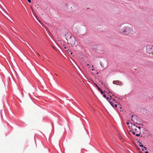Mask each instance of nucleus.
Segmentation results:
<instances>
[{
    "label": "nucleus",
    "mask_w": 153,
    "mask_h": 153,
    "mask_svg": "<svg viewBox=\"0 0 153 153\" xmlns=\"http://www.w3.org/2000/svg\"><path fill=\"white\" fill-rule=\"evenodd\" d=\"M87 65H88H88H89V64H87Z\"/></svg>",
    "instance_id": "nucleus-32"
},
{
    "label": "nucleus",
    "mask_w": 153,
    "mask_h": 153,
    "mask_svg": "<svg viewBox=\"0 0 153 153\" xmlns=\"http://www.w3.org/2000/svg\"><path fill=\"white\" fill-rule=\"evenodd\" d=\"M131 128L132 130L136 133H139L140 132V127L137 126L134 124L132 125Z\"/></svg>",
    "instance_id": "nucleus-3"
},
{
    "label": "nucleus",
    "mask_w": 153,
    "mask_h": 153,
    "mask_svg": "<svg viewBox=\"0 0 153 153\" xmlns=\"http://www.w3.org/2000/svg\"><path fill=\"white\" fill-rule=\"evenodd\" d=\"M71 53V54H72V53Z\"/></svg>",
    "instance_id": "nucleus-31"
},
{
    "label": "nucleus",
    "mask_w": 153,
    "mask_h": 153,
    "mask_svg": "<svg viewBox=\"0 0 153 153\" xmlns=\"http://www.w3.org/2000/svg\"><path fill=\"white\" fill-rule=\"evenodd\" d=\"M136 133L137 134H135V135L136 136H137V137L140 136L141 133L140 132L139 133Z\"/></svg>",
    "instance_id": "nucleus-10"
},
{
    "label": "nucleus",
    "mask_w": 153,
    "mask_h": 153,
    "mask_svg": "<svg viewBox=\"0 0 153 153\" xmlns=\"http://www.w3.org/2000/svg\"><path fill=\"white\" fill-rule=\"evenodd\" d=\"M119 137L120 139V140H121V141L123 142L124 141V139L121 137L120 135V134H119Z\"/></svg>",
    "instance_id": "nucleus-9"
},
{
    "label": "nucleus",
    "mask_w": 153,
    "mask_h": 153,
    "mask_svg": "<svg viewBox=\"0 0 153 153\" xmlns=\"http://www.w3.org/2000/svg\"><path fill=\"white\" fill-rule=\"evenodd\" d=\"M116 103H114V107H117V105H120L119 104H118V105H117V104H115Z\"/></svg>",
    "instance_id": "nucleus-15"
},
{
    "label": "nucleus",
    "mask_w": 153,
    "mask_h": 153,
    "mask_svg": "<svg viewBox=\"0 0 153 153\" xmlns=\"http://www.w3.org/2000/svg\"><path fill=\"white\" fill-rule=\"evenodd\" d=\"M139 146L140 147H144L143 145H140Z\"/></svg>",
    "instance_id": "nucleus-18"
},
{
    "label": "nucleus",
    "mask_w": 153,
    "mask_h": 153,
    "mask_svg": "<svg viewBox=\"0 0 153 153\" xmlns=\"http://www.w3.org/2000/svg\"><path fill=\"white\" fill-rule=\"evenodd\" d=\"M133 29L131 25L128 23L125 24V35L130 36L133 34Z\"/></svg>",
    "instance_id": "nucleus-1"
},
{
    "label": "nucleus",
    "mask_w": 153,
    "mask_h": 153,
    "mask_svg": "<svg viewBox=\"0 0 153 153\" xmlns=\"http://www.w3.org/2000/svg\"><path fill=\"white\" fill-rule=\"evenodd\" d=\"M92 70L93 71L94 70V69H92Z\"/></svg>",
    "instance_id": "nucleus-33"
},
{
    "label": "nucleus",
    "mask_w": 153,
    "mask_h": 153,
    "mask_svg": "<svg viewBox=\"0 0 153 153\" xmlns=\"http://www.w3.org/2000/svg\"><path fill=\"white\" fill-rule=\"evenodd\" d=\"M64 48L65 49H66V47L65 46L64 47Z\"/></svg>",
    "instance_id": "nucleus-26"
},
{
    "label": "nucleus",
    "mask_w": 153,
    "mask_h": 153,
    "mask_svg": "<svg viewBox=\"0 0 153 153\" xmlns=\"http://www.w3.org/2000/svg\"><path fill=\"white\" fill-rule=\"evenodd\" d=\"M75 39L74 38L72 37L70 38L69 41L70 42V43L71 44H74V42H75Z\"/></svg>",
    "instance_id": "nucleus-8"
},
{
    "label": "nucleus",
    "mask_w": 153,
    "mask_h": 153,
    "mask_svg": "<svg viewBox=\"0 0 153 153\" xmlns=\"http://www.w3.org/2000/svg\"><path fill=\"white\" fill-rule=\"evenodd\" d=\"M113 83L119 85H121L122 84L121 82L118 81H113Z\"/></svg>",
    "instance_id": "nucleus-7"
},
{
    "label": "nucleus",
    "mask_w": 153,
    "mask_h": 153,
    "mask_svg": "<svg viewBox=\"0 0 153 153\" xmlns=\"http://www.w3.org/2000/svg\"><path fill=\"white\" fill-rule=\"evenodd\" d=\"M97 88H98V89H99V90L100 91L101 90V89L99 87H98Z\"/></svg>",
    "instance_id": "nucleus-20"
},
{
    "label": "nucleus",
    "mask_w": 153,
    "mask_h": 153,
    "mask_svg": "<svg viewBox=\"0 0 153 153\" xmlns=\"http://www.w3.org/2000/svg\"><path fill=\"white\" fill-rule=\"evenodd\" d=\"M122 25L120 26L119 31L121 33H123L124 31V27H122Z\"/></svg>",
    "instance_id": "nucleus-6"
},
{
    "label": "nucleus",
    "mask_w": 153,
    "mask_h": 153,
    "mask_svg": "<svg viewBox=\"0 0 153 153\" xmlns=\"http://www.w3.org/2000/svg\"><path fill=\"white\" fill-rule=\"evenodd\" d=\"M40 56V55L38 53L37 55V56Z\"/></svg>",
    "instance_id": "nucleus-25"
},
{
    "label": "nucleus",
    "mask_w": 153,
    "mask_h": 153,
    "mask_svg": "<svg viewBox=\"0 0 153 153\" xmlns=\"http://www.w3.org/2000/svg\"><path fill=\"white\" fill-rule=\"evenodd\" d=\"M148 136H149V135H145L143 136V137H148ZM143 135H142L141 137H143Z\"/></svg>",
    "instance_id": "nucleus-12"
},
{
    "label": "nucleus",
    "mask_w": 153,
    "mask_h": 153,
    "mask_svg": "<svg viewBox=\"0 0 153 153\" xmlns=\"http://www.w3.org/2000/svg\"><path fill=\"white\" fill-rule=\"evenodd\" d=\"M145 153H149L147 152L146 151L145 152Z\"/></svg>",
    "instance_id": "nucleus-27"
},
{
    "label": "nucleus",
    "mask_w": 153,
    "mask_h": 153,
    "mask_svg": "<svg viewBox=\"0 0 153 153\" xmlns=\"http://www.w3.org/2000/svg\"><path fill=\"white\" fill-rule=\"evenodd\" d=\"M36 19H37V20H38V21H39V22L40 23H41V22L40 21V20H39L38 19H37V16H36Z\"/></svg>",
    "instance_id": "nucleus-17"
},
{
    "label": "nucleus",
    "mask_w": 153,
    "mask_h": 153,
    "mask_svg": "<svg viewBox=\"0 0 153 153\" xmlns=\"http://www.w3.org/2000/svg\"><path fill=\"white\" fill-rule=\"evenodd\" d=\"M99 81H100V82H101V81L100 80H99Z\"/></svg>",
    "instance_id": "nucleus-28"
},
{
    "label": "nucleus",
    "mask_w": 153,
    "mask_h": 153,
    "mask_svg": "<svg viewBox=\"0 0 153 153\" xmlns=\"http://www.w3.org/2000/svg\"><path fill=\"white\" fill-rule=\"evenodd\" d=\"M103 96L105 98H106V95L105 94H104L103 95Z\"/></svg>",
    "instance_id": "nucleus-22"
},
{
    "label": "nucleus",
    "mask_w": 153,
    "mask_h": 153,
    "mask_svg": "<svg viewBox=\"0 0 153 153\" xmlns=\"http://www.w3.org/2000/svg\"><path fill=\"white\" fill-rule=\"evenodd\" d=\"M101 84L104 87L105 86V84L103 82H101Z\"/></svg>",
    "instance_id": "nucleus-14"
},
{
    "label": "nucleus",
    "mask_w": 153,
    "mask_h": 153,
    "mask_svg": "<svg viewBox=\"0 0 153 153\" xmlns=\"http://www.w3.org/2000/svg\"><path fill=\"white\" fill-rule=\"evenodd\" d=\"M55 74V75H56V76H57V74Z\"/></svg>",
    "instance_id": "nucleus-30"
},
{
    "label": "nucleus",
    "mask_w": 153,
    "mask_h": 153,
    "mask_svg": "<svg viewBox=\"0 0 153 153\" xmlns=\"http://www.w3.org/2000/svg\"><path fill=\"white\" fill-rule=\"evenodd\" d=\"M100 65L103 68H105V67L104 66V65L101 62L100 63Z\"/></svg>",
    "instance_id": "nucleus-11"
},
{
    "label": "nucleus",
    "mask_w": 153,
    "mask_h": 153,
    "mask_svg": "<svg viewBox=\"0 0 153 153\" xmlns=\"http://www.w3.org/2000/svg\"><path fill=\"white\" fill-rule=\"evenodd\" d=\"M120 109H122V108H121V107H120Z\"/></svg>",
    "instance_id": "nucleus-29"
},
{
    "label": "nucleus",
    "mask_w": 153,
    "mask_h": 153,
    "mask_svg": "<svg viewBox=\"0 0 153 153\" xmlns=\"http://www.w3.org/2000/svg\"><path fill=\"white\" fill-rule=\"evenodd\" d=\"M107 100H110L109 101L111 105L113 107H114V103H116V101L114 99L112 98V97L111 96L110 97L106 98Z\"/></svg>",
    "instance_id": "nucleus-4"
},
{
    "label": "nucleus",
    "mask_w": 153,
    "mask_h": 153,
    "mask_svg": "<svg viewBox=\"0 0 153 153\" xmlns=\"http://www.w3.org/2000/svg\"><path fill=\"white\" fill-rule=\"evenodd\" d=\"M94 85H96V87H98V85H97L96 84H95H95H94Z\"/></svg>",
    "instance_id": "nucleus-23"
},
{
    "label": "nucleus",
    "mask_w": 153,
    "mask_h": 153,
    "mask_svg": "<svg viewBox=\"0 0 153 153\" xmlns=\"http://www.w3.org/2000/svg\"><path fill=\"white\" fill-rule=\"evenodd\" d=\"M132 132L133 134H135L136 133V132H135L134 131L132 130Z\"/></svg>",
    "instance_id": "nucleus-16"
},
{
    "label": "nucleus",
    "mask_w": 153,
    "mask_h": 153,
    "mask_svg": "<svg viewBox=\"0 0 153 153\" xmlns=\"http://www.w3.org/2000/svg\"><path fill=\"white\" fill-rule=\"evenodd\" d=\"M101 94H103V92L102 91V90L100 91Z\"/></svg>",
    "instance_id": "nucleus-21"
},
{
    "label": "nucleus",
    "mask_w": 153,
    "mask_h": 153,
    "mask_svg": "<svg viewBox=\"0 0 153 153\" xmlns=\"http://www.w3.org/2000/svg\"><path fill=\"white\" fill-rule=\"evenodd\" d=\"M27 0V1H28V2L31 3V0Z\"/></svg>",
    "instance_id": "nucleus-19"
},
{
    "label": "nucleus",
    "mask_w": 153,
    "mask_h": 153,
    "mask_svg": "<svg viewBox=\"0 0 153 153\" xmlns=\"http://www.w3.org/2000/svg\"><path fill=\"white\" fill-rule=\"evenodd\" d=\"M146 149H147L145 147H144L142 149V150L143 151H144L145 150H146Z\"/></svg>",
    "instance_id": "nucleus-13"
},
{
    "label": "nucleus",
    "mask_w": 153,
    "mask_h": 153,
    "mask_svg": "<svg viewBox=\"0 0 153 153\" xmlns=\"http://www.w3.org/2000/svg\"><path fill=\"white\" fill-rule=\"evenodd\" d=\"M126 123H127V125H128L129 124V123L128 122H127Z\"/></svg>",
    "instance_id": "nucleus-24"
},
{
    "label": "nucleus",
    "mask_w": 153,
    "mask_h": 153,
    "mask_svg": "<svg viewBox=\"0 0 153 153\" xmlns=\"http://www.w3.org/2000/svg\"><path fill=\"white\" fill-rule=\"evenodd\" d=\"M147 52L149 54L153 53V47L152 45H148L146 47Z\"/></svg>",
    "instance_id": "nucleus-5"
},
{
    "label": "nucleus",
    "mask_w": 153,
    "mask_h": 153,
    "mask_svg": "<svg viewBox=\"0 0 153 153\" xmlns=\"http://www.w3.org/2000/svg\"><path fill=\"white\" fill-rule=\"evenodd\" d=\"M131 119L136 123L139 124L141 121V119L136 115H132Z\"/></svg>",
    "instance_id": "nucleus-2"
}]
</instances>
